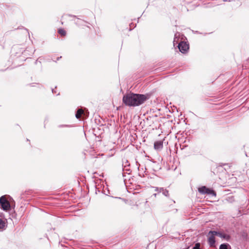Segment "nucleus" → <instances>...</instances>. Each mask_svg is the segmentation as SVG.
I'll list each match as a JSON object with an SVG mask.
<instances>
[{
    "instance_id": "nucleus-16",
    "label": "nucleus",
    "mask_w": 249,
    "mask_h": 249,
    "mask_svg": "<svg viewBox=\"0 0 249 249\" xmlns=\"http://www.w3.org/2000/svg\"><path fill=\"white\" fill-rule=\"evenodd\" d=\"M52 92L53 93L54 92V89H52Z\"/></svg>"
},
{
    "instance_id": "nucleus-8",
    "label": "nucleus",
    "mask_w": 249,
    "mask_h": 249,
    "mask_svg": "<svg viewBox=\"0 0 249 249\" xmlns=\"http://www.w3.org/2000/svg\"><path fill=\"white\" fill-rule=\"evenodd\" d=\"M84 111L82 109H78L75 114L76 118L77 119H80Z\"/></svg>"
},
{
    "instance_id": "nucleus-2",
    "label": "nucleus",
    "mask_w": 249,
    "mask_h": 249,
    "mask_svg": "<svg viewBox=\"0 0 249 249\" xmlns=\"http://www.w3.org/2000/svg\"><path fill=\"white\" fill-rule=\"evenodd\" d=\"M0 206L4 211H7L10 209V204L5 196L0 197Z\"/></svg>"
},
{
    "instance_id": "nucleus-10",
    "label": "nucleus",
    "mask_w": 249,
    "mask_h": 249,
    "mask_svg": "<svg viewBox=\"0 0 249 249\" xmlns=\"http://www.w3.org/2000/svg\"><path fill=\"white\" fill-rule=\"evenodd\" d=\"M129 161L126 159H124L123 160V164L122 165L124 168H127L129 166Z\"/></svg>"
},
{
    "instance_id": "nucleus-7",
    "label": "nucleus",
    "mask_w": 249,
    "mask_h": 249,
    "mask_svg": "<svg viewBox=\"0 0 249 249\" xmlns=\"http://www.w3.org/2000/svg\"><path fill=\"white\" fill-rule=\"evenodd\" d=\"M215 235H213V234H211V236H210L208 238V243L210 247H213L214 246L215 241Z\"/></svg>"
},
{
    "instance_id": "nucleus-5",
    "label": "nucleus",
    "mask_w": 249,
    "mask_h": 249,
    "mask_svg": "<svg viewBox=\"0 0 249 249\" xmlns=\"http://www.w3.org/2000/svg\"><path fill=\"white\" fill-rule=\"evenodd\" d=\"M178 48L182 53H185L189 50V45L186 42L181 41L178 45Z\"/></svg>"
},
{
    "instance_id": "nucleus-15",
    "label": "nucleus",
    "mask_w": 249,
    "mask_h": 249,
    "mask_svg": "<svg viewBox=\"0 0 249 249\" xmlns=\"http://www.w3.org/2000/svg\"><path fill=\"white\" fill-rule=\"evenodd\" d=\"M157 195V194H153V196H154L155 197H156Z\"/></svg>"
},
{
    "instance_id": "nucleus-9",
    "label": "nucleus",
    "mask_w": 249,
    "mask_h": 249,
    "mask_svg": "<svg viewBox=\"0 0 249 249\" xmlns=\"http://www.w3.org/2000/svg\"><path fill=\"white\" fill-rule=\"evenodd\" d=\"M219 249H231L230 245L227 243L222 244L219 247Z\"/></svg>"
},
{
    "instance_id": "nucleus-13",
    "label": "nucleus",
    "mask_w": 249,
    "mask_h": 249,
    "mask_svg": "<svg viewBox=\"0 0 249 249\" xmlns=\"http://www.w3.org/2000/svg\"><path fill=\"white\" fill-rule=\"evenodd\" d=\"M162 193L165 196H169V191L164 188H163V191H162Z\"/></svg>"
},
{
    "instance_id": "nucleus-1",
    "label": "nucleus",
    "mask_w": 249,
    "mask_h": 249,
    "mask_svg": "<svg viewBox=\"0 0 249 249\" xmlns=\"http://www.w3.org/2000/svg\"><path fill=\"white\" fill-rule=\"evenodd\" d=\"M147 99V97L144 95L129 93L124 96L123 102L129 107H136L144 103Z\"/></svg>"
},
{
    "instance_id": "nucleus-11",
    "label": "nucleus",
    "mask_w": 249,
    "mask_h": 249,
    "mask_svg": "<svg viewBox=\"0 0 249 249\" xmlns=\"http://www.w3.org/2000/svg\"><path fill=\"white\" fill-rule=\"evenodd\" d=\"M2 214H0V217H1ZM5 226V223L3 220L0 218V229H3Z\"/></svg>"
},
{
    "instance_id": "nucleus-4",
    "label": "nucleus",
    "mask_w": 249,
    "mask_h": 249,
    "mask_svg": "<svg viewBox=\"0 0 249 249\" xmlns=\"http://www.w3.org/2000/svg\"><path fill=\"white\" fill-rule=\"evenodd\" d=\"M198 192L201 194L211 195L216 196V193L212 189L207 188L206 186H202L198 188Z\"/></svg>"
},
{
    "instance_id": "nucleus-12",
    "label": "nucleus",
    "mask_w": 249,
    "mask_h": 249,
    "mask_svg": "<svg viewBox=\"0 0 249 249\" xmlns=\"http://www.w3.org/2000/svg\"><path fill=\"white\" fill-rule=\"evenodd\" d=\"M153 188L154 189L155 191L157 192L158 193H162V191H163L162 187L159 188L157 187H153Z\"/></svg>"
},
{
    "instance_id": "nucleus-6",
    "label": "nucleus",
    "mask_w": 249,
    "mask_h": 249,
    "mask_svg": "<svg viewBox=\"0 0 249 249\" xmlns=\"http://www.w3.org/2000/svg\"><path fill=\"white\" fill-rule=\"evenodd\" d=\"M154 149L156 150H160L163 147V142L162 141H156L154 142Z\"/></svg>"
},
{
    "instance_id": "nucleus-14",
    "label": "nucleus",
    "mask_w": 249,
    "mask_h": 249,
    "mask_svg": "<svg viewBox=\"0 0 249 249\" xmlns=\"http://www.w3.org/2000/svg\"><path fill=\"white\" fill-rule=\"evenodd\" d=\"M58 33L62 36H64L66 35L65 31L62 29H59Z\"/></svg>"
},
{
    "instance_id": "nucleus-3",
    "label": "nucleus",
    "mask_w": 249,
    "mask_h": 249,
    "mask_svg": "<svg viewBox=\"0 0 249 249\" xmlns=\"http://www.w3.org/2000/svg\"><path fill=\"white\" fill-rule=\"evenodd\" d=\"M209 235L213 234V235H216L220 237L221 238H223L227 241H229L231 238L229 234L224 233L223 232L217 231H211L209 232Z\"/></svg>"
}]
</instances>
